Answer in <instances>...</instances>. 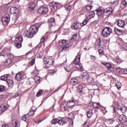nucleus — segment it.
Segmentation results:
<instances>
[{"label":"nucleus","mask_w":127,"mask_h":127,"mask_svg":"<svg viewBox=\"0 0 127 127\" xmlns=\"http://www.w3.org/2000/svg\"><path fill=\"white\" fill-rule=\"evenodd\" d=\"M11 124L12 125V127H20V123L19 122V121L15 119H13L11 121Z\"/></svg>","instance_id":"dca6fc26"},{"label":"nucleus","mask_w":127,"mask_h":127,"mask_svg":"<svg viewBox=\"0 0 127 127\" xmlns=\"http://www.w3.org/2000/svg\"><path fill=\"white\" fill-rule=\"evenodd\" d=\"M34 80L37 84L40 83V77L38 76H36L34 78Z\"/></svg>","instance_id":"a19ab883"},{"label":"nucleus","mask_w":127,"mask_h":127,"mask_svg":"<svg viewBox=\"0 0 127 127\" xmlns=\"http://www.w3.org/2000/svg\"><path fill=\"white\" fill-rule=\"evenodd\" d=\"M6 83H8V86L11 88H12V87H13L14 85V82H13L12 79H7L6 80Z\"/></svg>","instance_id":"cd10ccee"},{"label":"nucleus","mask_w":127,"mask_h":127,"mask_svg":"<svg viewBox=\"0 0 127 127\" xmlns=\"http://www.w3.org/2000/svg\"><path fill=\"white\" fill-rule=\"evenodd\" d=\"M12 59H8L5 60V61L4 62V64L5 66H9L10 64L12 63Z\"/></svg>","instance_id":"bb28decb"},{"label":"nucleus","mask_w":127,"mask_h":127,"mask_svg":"<svg viewBox=\"0 0 127 127\" xmlns=\"http://www.w3.org/2000/svg\"><path fill=\"white\" fill-rule=\"evenodd\" d=\"M120 74H122L123 75H127V69H122L121 71H118Z\"/></svg>","instance_id":"ea45409f"},{"label":"nucleus","mask_w":127,"mask_h":127,"mask_svg":"<svg viewBox=\"0 0 127 127\" xmlns=\"http://www.w3.org/2000/svg\"><path fill=\"white\" fill-rule=\"evenodd\" d=\"M47 40V37H43V38H42L41 39V43H44L45 41H46V40Z\"/></svg>","instance_id":"3c124183"},{"label":"nucleus","mask_w":127,"mask_h":127,"mask_svg":"<svg viewBox=\"0 0 127 127\" xmlns=\"http://www.w3.org/2000/svg\"><path fill=\"white\" fill-rule=\"evenodd\" d=\"M36 112V109L35 110H30L29 113H28L29 117V116H34V113Z\"/></svg>","instance_id":"de8ad7c7"},{"label":"nucleus","mask_w":127,"mask_h":127,"mask_svg":"<svg viewBox=\"0 0 127 127\" xmlns=\"http://www.w3.org/2000/svg\"><path fill=\"white\" fill-rule=\"evenodd\" d=\"M71 8H72V6L68 5L67 7H66V9L67 11H70L71 10Z\"/></svg>","instance_id":"bf43d9fd"},{"label":"nucleus","mask_w":127,"mask_h":127,"mask_svg":"<svg viewBox=\"0 0 127 127\" xmlns=\"http://www.w3.org/2000/svg\"><path fill=\"white\" fill-rule=\"evenodd\" d=\"M88 77H89V74L87 72H83L82 75H81V78L83 81H86L87 80Z\"/></svg>","instance_id":"2f4dec72"},{"label":"nucleus","mask_w":127,"mask_h":127,"mask_svg":"<svg viewBox=\"0 0 127 127\" xmlns=\"http://www.w3.org/2000/svg\"><path fill=\"white\" fill-rule=\"evenodd\" d=\"M43 93L42 90H40L36 94L37 97H40V95Z\"/></svg>","instance_id":"4d7b16f0"},{"label":"nucleus","mask_w":127,"mask_h":127,"mask_svg":"<svg viewBox=\"0 0 127 127\" xmlns=\"http://www.w3.org/2000/svg\"><path fill=\"white\" fill-rule=\"evenodd\" d=\"M99 54L101 55H104V54H105V53H104V50H102V49H99L98 51Z\"/></svg>","instance_id":"052dcab7"},{"label":"nucleus","mask_w":127,"mask_h":127,"mask_svg":"<svg viewBox=\"0 0 127 127\" xmlns=\"http://www.w3.org/2000/svg\"><path fill=\"white\" fill-rule=\"evenodd\" d=\"M107 122L108 124L111 125V124H113V123L115 122V120H114V119H107Z\"/></svg>","instance_id":"8fccbe9b"},{"label":"nucleus","mask_w":127,"mask_h":127,"mask_svg":"<svg viewBox=\"0 0 127 127\" xmlns=\"http://www.w3.org/2000/svg\"><path fill=\"white\" fill-rule=\"evenodd\" d=\"M114 107V111H113V118H116L117 117V111L116 110V109H119V107H120V104L119 103L115 102L114 104H113Z\"/></svg>","instance_id":"2eb2a0df"},{"label":"nucleus","mask_w":127,"mask_h":127,"mask_svg":"<svg viewBox=\"0 0 127 127\" xmlns=\"http://www.w3.org/2000/svg\"><path fill=\"white\" fill-rule=\"evenodd\" d=\"M48 22L49 23V27L51 28L55 24V19L54 17L50 18L48 20Z\"/></svg>","instance_id":"a211bd4d"},{"label":"nucleus","mask_w":127,"mask_h":127,"mask_svg":"<svg viewBox=\"0 0 127 127\" xmlns=\"http://www.w3.org/2000/svg\"><path fill=\"white\" fill-rule=\"evenodd\" d=\"M86 116L88 119H90L93 116V110H89L86 113Z\"/></svg>","instance_id":"c9c22d12"},{"label":"nucleus","mask_w":127,"mask_h":127,"mask_svg":"<svg viewBox=\"0 0 127 127\" xmlns=\"http://www.w3.org/2000/svg\"><path fill=\"white\" fill-rule=\"evenodd\" d=\"M113 61L117 63V64H121L123 61L120 59V57H117L116 58L113 59Z\"/></svg>","instance_id":"72a5a7b5"},{"label":"nucleus","mask_w":127,"mask_h":127,"mask_svg":"<svg viewBox=\"0 0 127 127\" xmlns=\"http://www.w3.org/2000/svg\"><path fill=\"white\" fill-rule=\"evenodd\" d=\"M86 81L88 83H94V78L89 75H88V77H87Z\"/></svg>","instance_id":"e433bc0d"},{"label":"nucleus","mask_w":127,"mask_h":127,"mask_svg":"<svg viewBox=\"0 0 127 127\" xmlns=\"http://www.w3.org/2000/svg\"><path fill=\"white\" fill-rule=\"evenodd\" d=\"M8 77V75L7 74H5L4 75H2V76H0V79L2 81H7Z\"/></svg>","instance_id":"58836bf2"},{"label":"nucleus","mask_w":127,"mask_h":127,"mask_svg":"<svg viewBox=\"0 0 127 127\" xmlns=\"http://www.w3.org/2000/svg\"><path fill=\"white\" fill-rule=\"evenodd\" d=\"M22 42H17L14 43V46L17 48V49H19V48H21V44Z\"/></svg>","instance_id":"f704fd0d"},{"label":"nucleus","mask_w":127,"mask_h":127,"mask_svg":"<svg viewBox=\"0 0 127 127\" xmlns=\"http://www.w3.org/2000/svg\"><path fill=\"white\" fill-rule=\"evenodd\" d=\"M80 23L78 22H75L71 25V28L75 30H78V29H80Z\"/></svg>","instance_id":"6ab92c4d"},{"label":"nucleus","mask_w":127,"mask_h":127,"mask_svg":"<svg viewBox=\"0 0 127 127\" xmlns=\"http://www.w3.org/2000/svg\"><path fill=\"white\" fill-rule=\"evenodd\" d=\"M25 75L24 71H21L16 74L15 79L17 81H21L23 76Z\"/></svg>","instance_id":"ddd939ff"},{"label":"nucleus","mask_w":127,"mask_h":127,"mask_svg":"<svg viewBox=\"0 0 127 127\" xmlns=\"http://www.w3.org/2000/svg\"><path fill=\"white\" fill-rule=\"evenodd\" d=\"M12 60L14 63H15V62L19 61V57L14 56V58Z\"/></svg>","instance_id":"37998d69"},{"label":"nucleus","mask_w":127,"mask_h":127,"mask_svg":"<svg viewBox=\"0 0 127 127\" xmlns=\"http://www.w3.org/2000/svg\"><path fill=\"white\" fill-rule=\"evenodd\" d=\"M111 33H113V29L110 27H106L102 31V35L105 38L110 37Z\"/></svg>","instance_id":"20e7f679"},{"label":"nucleus","mask_w":127,"mask_h":127,"mask_svg":"<svg viewBox=\"0 0 127 127\" xmlns=\"http://www.w3.org/2000/svg\"><path fill=\"white\" fill-rule=\"evenodd\" d=\"M28 4V8L29 10H33L35 8L36 5L35 4V0H29Z\"/></svg>","instance_id":"9b49d317"},{"label":"nucleus","mask_w":127,"mask_h":127,"mask_svg":"<svg viewBox=\"0 0 127 127\" xmlns=\"http://www.w3.org/2000/svg\"><path fill=\"white\" fill-rule=\"evenodd\" d=\"M10 12L11 14H15V16H14L15 18H17L18 16V9L15 7H12L10 9Z\"/></svg>","instance_id":"9d476101"},{"label":"nucleus","mask_w":127,"mask_h":127,"mask_svg":"<svg viewBox=\"0 0 127 127\" xmlns=\"http://www.w3.org/2000/svg\"><path fill=\"white\" fill-rule=\"evenodd\" d=\"M15 41L16 42H22L23 41V38H22V36H16L15 38Z\"/></svg>","instance_id":"393cba45"},{"label":"nucleus","mask_w":127,"mask_h":127,"mask_svg":"<svg viewBox=\"0 0 127 127\" xmlns=\"http://www.w3.org/2000/svg\"><path fill=\"white\" fill-rule=\"evenodd\" d=\"M75 105H76V104L75 103V100H69L67 103V106L68 108L74 107Z\"/></svg>","instance_id":"5701e85b"},{"label":"nucleus","mask_w":127,"mask_h":127,"mask_svg":"<svg viewBox=\"0 0 127 127\" xmlns=\"http://www.w3.org/2000/svg\"><path fill=\"white\" fill-rule=\"evenodd\" d=\"M90 105L92 106L94 109H97V110H100L101 107H102L100 103L94 102L93 101L90 102Z\"/></svg>","instance_id":"f8f14e48"},{"label":"nucleus","mask_w":127,"mask_h":127,"mask_svg":"<svg viewBox=\"0 0 127 127\" xmlns=\"http://www.w3.org/2000/svg\"><path fill=\"white\" fill-rule=\"evenodd\" d=\"M35 64V58H34L31 60L29 64V65H30V66H33V65H34Z\"/></svg>","instance_id":"c03bdc74"},{"label":"nucleus","mask_w":127,"mask_h":127,"mask_svg":"<svg viewBox=\"0 0 127 127\" xmlns=\"http://www.w3.org/2000/svg\"><path fill=\"white\" fill-rule=\"evenodd\" d=\"M101 64L102 65H104V66H105V67H107V70H108L109 71H112L114 70V67H113V65L109 63L103 62H101Z\"/></svg>","instance_id":"1a4fd4ad"},{"label":"nucleus","mask_w":127,"mask_h":127,"mask_svg":"<svg viewBox=\"0 0 127 127\" xmlns=\"http://www.w3.org/2000/svg\"><path fill=\"white\" fill-rule=\"evenodd\" d=\"M119 120L120 121V122H121V123H126L127 121V116L124 115H121L119 116Z\"/></svg>","instance_id":"412c9836"},{"label":"nucleus","mask_w":127,"mask_h":127,"mask_svg":"<svg viewBox=\"0 0 127 127\" xmlns=\"http://www.w3.org/2000/svg\"><path fill=\"white\" fill-rule=\"evenodd\" d=\"M5 90V86L3 85H0V92H3Z\"/></svg>","instance_id":"603ef678"},{"label":"nucleus","mask_w":127,"mask_h":127,"mask_svg":"<svg viewBox=\"0 0 127 127\" xmlns=\"http://www.w3.org/2000/svg\"><path fill=\"white\" fill-rule=\"evenodd\" d=\"M96 11L98 16H101L103 14H106V15L109 16L114 13V8L109 6L106 9L96 10Z\"/></svg>","instance_id":"f03ea898"},{"label":"nucleus","mask_w":127,"mask_h":127,"mask_svg":"<svg viewBox=\"0 0 127 127\" xmlns=\"http://www.w3.org/2000/svg\"><path fill=\"white\" fill-rule=\"evenodd\" d=\"M8 57L9 59H12L13 60V58H14V55H13L12 54L10 53L8 54Z\"/></svg>","instance_id":"5fc2aeb1"},{"label":"nucleus","mask_w":127,"mask_h":127,"mask_svg":"<svg viewBox=\"0 0 127 127\" xmlns=\"http://www.w3.org/2000/svg\"><path fill=\"white\" fill-rule=\"evenodd\" d=\"M59 119L58 118H54L51 121L52 125H56V124H58Z\"/></svg>","instance_id":"79ce46f5"},{"label":"nucleus","mask_w":127,"mask_h":127,"mask_svg":"<svg viewBox=\"0 0 127 127\" xmlns=\"http://www.w3.org/2000/svg\"><path fill=\"white\" fill-rule=\"evenodd\" d=\"M1 127H10V126H9V124H5L2 125Z\"/></svg>","instance_id":"774afa93"},{"label":"nucleus","mask_w":127,"mask_h":127,"mask_svg":"<svg viewBox=\"0 0 127 127\" xmlns=\"http://www.w3.org/2000/svg\"><path fill=\"white\" fill-rule=\"evenodd\" d=\"M39 28V27L38 26V25H33L30 27L29 29L30 30L31 32L33 34V35L34 36L37 32H38V29Z\"/></svg>","instance_id":"0eeeda50"},{"label":"nucleus","mask_w":127,"mask_h":127,"mask_svg":"<svg viewBox=\"0 0 127 127\" xmlns=\"http://www.w3.org/2000/svg\"><path fill=\"white\" fill-rule=\"evenodd\" d=\"M9 51L8 49H4L0 53V56H5L7 53Z\"/></svg>","instance_id":"473e14b6"},{"label":"nucleus","mask_w":127,"mask_h":127,"mask_svg":"<svg viewBox=\"0 0 127 127\" xmlns=\"http://www.w3.org/2000/svg\"><path fill=\"white\" fill-rule=\"evenodd\" d=\"M22 120L26 123H28L29 122V115L28 114L24 115L22 117Z\"/></svg>","instance_id":"a878e982"},{"label":"nucleus","mask_w":127,"mask_h":127,"mask_svg":"<svg viewBox=\"0 0 127 127\" xmlns=\"http://www.w3.org/2000/svg\"><path fill=\"white\" fill-rule=\"evenodd\" d=\"M7 109V107L6 106L3 104L1 105L0 107V114H2L3 112H5Z\"/></svg>","instance_id":"7c9ffc66"},{"label":"nucleus","mask_w":127,"mask_h":127,"mask_svg":"<svg viewBox=\"0 0 127 127\" xmlns=\"http://www.w3.org/2000/svg\"><path fill=\"white\" fill-rule=\"evenodd\" d=\"M88 21H89V19H87V18H86L83 22L80 23V26L81 27H83V26H85L87 23H88Z\"/></svg>","instance_id":"4c0bfd02"},{"label":"nucleus","mask_w":127,"mask_h":127,"mask_svg":"<svg viewBox=\"0 0 127 127\" xmlns=\"http://www.w3.org/2000/svg\"><path fill=\"white\" fill-rule=\"evenodd\" d=\"M101 39H99L98 41H97V43H98V46H101Z\"/></svg>","instance_id":"338daca9"},{"label":"nucleus","mask_w":127,"mask_h":127,"mask_svg":"<svg viewBox=\"0 0 127 127\" xmlns=\"http://www.w3.org/2000/svg\"><path fill=\"white\" fill-rule=\"evenodd\" d=\"M101 111L103 113L104 115H105V114H107L108 111H107V109H106V107H104L103 106L101 107Z\"/></svg>","instance_id":"a18cd8bd"},{"label":"nucleus","mask_w":127,"mask_h":127,"mask_svg":"<svg viewBox=\"0 0 127 127\" xmlns=\"http://www.w3.org/2000/svg\"><path fill=\"white\" fill-rule=\"evenodd\" d=\"M70 83L71 85H75L78 84V79H77L76 78L72 77L71 79H70Z\"/></svg>","instance_id":"b1692460"},{"label":"nucleus","mask_w":127,"mask_h":127,"mask_svg":"<svg viewBox=\"0 0 127 127\" xmlns=\"http://www.w3.org/2000/svg\"><path fill=\"white\" fill-rule=\"evenodd\" d=\"M122 83L120 82H118L116 83V86L117 87V88L118 90H121V88H122Z\"/></svg>","instance_id":"49530a36"},{"label":"nucleus","mask_w":127,"mask_h":127,"mask_svg":"<svg viewBox=\"0 0 127 127\" xmlns=\"http://www.w3.org/2000/svg\"><path fill=\"white\" fill-rule=\"evenodd\" d=\"M114 31L117 35H122L123 34V30L118 28H115Z\"/></svg>","instance_id":"c85d7f7f"},{"label":"nucleus","mask_w":127,"mask_h":127,"mask_svg":"<svg viewBox=\"0 0 127 127\" xmlns=\"http://www.w3.org/2000/svg\"><path fill=\"white\" fill-rule=\"evenodd\" d=\"M80 59L81 56L78 54L74 61L70 64V66H73L77 70H80L81 72H83V71H84V68H83V64L80 62Z\"/></svg>","instance_id":"f257e3e1"},{"label":"nucleus","mask_w":127,"mask_h":127,"mask_svg":"<svg viewBox=\"0 0 127 127\" xmlns=\"http://www.w3.org/2000/svg\"><path fill=\"white\" fill-rule=\"evenodd\" d=\"M44 62V68L47 69V68H50L51 66L53 65L54 63V59L51 57H48L43 59Z\"/></svg>","instance_id":"7ed1b4c3"},{"label":"nucleus","mask_w":127,"mask_h":127,"mask_svg":"<svg viewBox=\"0 0 127 127\" xmlns=\"http://www.w3.org/2000/svg\"><path fill=\"white\" fill-rule=\"evenodd\" d=\"M23 35L26 37H28V38H32V37L34 36L32 32H31L30 29H29V30L25 31L23 33Z\"/></svg>","instance_id":"4468645a"},{"label":"nucleus","mask_w":127,"mask_h":127,"mask_svg":"<svg viewBox=\"0 0 127 127\" xmlns=\"http://www.w3.org/2000/svg\"><path fill=\"white\" fill-rule=\"evenodd\" d=\"M95 17V12L94 11H89L87 13L86 18L87 19H91Z\"/></svg>","instance_id":"aec40b11"},{"label":"nucleus","mask_w":127,"mask_h":127,"mask_svg":"<svg viewBox=\"0 0 127 127\" xmlns=\"http://www.w3.org/2000/svg\"><path fill=\"white\" fill-rule=\"evenodd\" d=\"M115 127H125V126L122 123H119L117 126H115Z\"/></svg>","instance_id":"0e129e2a"},{"label":"nucleus","mask_w":127,"mask_h":127,"mask_svg":"<svg viewBox=\"0 0 127 127\" xmlns=\"http://www.w3.org/2000/svg\"><path fill=\"white\" fill-rule=\"evenodd\" d=\"M117 25L119 26V27H124L125 25V21L122 19L117 20Z\"/></svg>","instance_id":"4be33fe9"},{"label":"nucleus","mask_w":127,"mask_h":127,"mask_svg":"<svg viewBox=\"0 0 127 127\" xmlns=\"http://www.w3.org/2000/svg\"><path fill=\"white\" fill-rule=\"evenodd\" d=\"M58 124L60 126H64L67 124V121L64 119H59Z\"/></svg>","instance_id":"c756f323"},{"label":"nucleus","mask_w":127,"mask_h":127,"mask_svg":"<svg viewBox=\"0 0 127 127\" xmlns=\"http://www.w3.org/2000/svg\"><path fill=\"white\" fill-rule=\"evenodd\" d=\"M37 12L40 14H46L48 12V7L45 5L41 6L38 9Z\"/></svg>","instance_id":"39448f33"},{"label":"nucleus","mask_w":127,"mask_h":127,"mask_svg":"<svg viewBox=\"0 0 127 127\" xmlns=\"http://www.w3.org/2000/svg\"><path fill=\"white\" fill-rule=\"evenodd\" d=\"M58 5H59V3L56 2L55 1L51 2L49 4V6H50L51 9L53 11L57 10V9L58 8Z\"/></svg>","instance_id":"6e6552de"},{"label":"nucleus","mask_w":127,"mask_h":127,"mask_svg":"<svg viewBox=\"0 0 127 127\" xmlns=\"http://www.w3.org/2000/svg\"><path fill=\"white\" fill-rule=\"evenodd\" d=\"M98 127H106V124L104 123H97Z\"/></svg>","instance_id":"864d4df0"},{"label":"nucleus","mask_w":127,"mask_h":127,"mask_svg":"<svg viewBox=\"0 0 127 127\" xmlns=\"http://www.w3.org/2000/svg\"><path fill=\"white\" fill-rule=\"evenodd\" d=\"M76 37H77V34L73 35L71 38V40H76Z\"/></svg>","instance_id":"e2e57ef3"},{"label":"nucleus","mask_w":127,"mask_h":127,"mask_svg":"<svg viewBox=\"0 0 127 127\" xmlns=\"http://www.w3.org/2000/svg\"><path fill=\"white\" fill-rule=\"evenodd\" d=\"M59 43L61 46H64L63 48V50H66L69 47L68 45H67L68 41L66 40H60Z\"/></svg>","instance_id":"423d86ee"},{"label":"nucleus","mask_w":127,"mask_h":127,"mask_svg":"<svg viewBox=\"0 0 127 127\" xmlns=\"http://www.w3.org/2000/svg\"><path fill=\"white\" fill-rule=\"evenodd\" d=\"M119 0H115L113 2V4H114L115 6H117V5H118V4H119Z\"/></svg>","instance_id":"13d9d810"},{"label":"nucleus","mask_w":127,"mask_h":127,"mask_svg":"<svg viewBox=\"0 0 127 127\" xmlns=\"http://www.w3.org/2000/svg\"><path fill=\"white\" fill-rule=\"evenodd\" d=\"M92 7H93V6H92L91 5H88L86 6V9L87 10H91Z\"/></svg>","instance_id":"6e6d98bb"},{"label":"nucleus","mask_w":127,"mask_h":127,"mask_svg":"<svg viewBox=\"0 0 127 127\" xmlns=\"http://www.w3.org/2000/svg\"><path fill=\"white\" fill-rule=\"evenodd\" d=\"M69 126V127H74V122L72 120L70 121Z\"/></svg>","instance_id":"680f3d73"},{"label":"nucleus","mask_w":127,"mask_h":127,"mask_svg":"<svg viewBox=\"0 0 127 127\" xmlns=\"http://www.w3.org/2000/svg\"><path fill=\"white\" fill-rule=\"evenodd\" d=\"M77 91L79 93H82L83 91V86L82 85H79L77 88Z\"/></svg>","instance_id":"09e8293b"},{"label":"nucleus","mask_w":127,"mask_h":127,"mask_svg":"<svg viewBox=\"0 0 127 127\" xmlns=\"http://www.w3.org/2000/svg\"><path fill=\"white\" fill-rule=\"evenodd\" d=\"M63 111H64V112H66V113H68L69 112V110L67 109V108H65V106H64L63 108Z\"/></svg>","instance_id":"69168bd1"},{"label":"nucleus","mask_w":127,"mask_h":127,"mask_svg":"<svg viewBox=\"0 0 127 127\" xmlns=\"http://www.w3.org/2000/svg\"><path fill=\"white\" fill-rule=\"evenodd\" d=\"M9 20H10L9 16H4L2 18V22L4 25H7Z\"/></svg>","instance_id":"f3484780"}]
</instances>
